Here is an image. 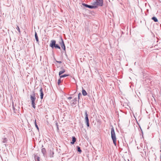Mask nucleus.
<instances>
[{
    "instance_id": "10",
    "label": "nucleus",
    "mask_w": 161,
    "mask_h": 161,
    "mask_svg": "<svg viewBox=\"0 0 161 161\" xmlns=\"http://www.w3.org/2000/svg\"><path fill=\"white\" fill-rule=\"evenodd\" d=\"M34 158L35 161H40V157L37 154L35 155Z\"/></svg>"
},
{
    "instance_id": "12",
    "label": "nucleus",
    "mask_w": 161,
    "mask_h": 161,
    "mask_svg": "<svg viewBox=\"0 0 161 161\" xmlns=\"http://www.w3.org/2000/svg\"><path fill=\"white\" fill-rule=\"evenodd\" d=\"M42 153L44 156H45L46 155V149L45 148H43L42 149Z\"/></svg>"
},
{
    "instance_id": "16",
    "label": "nucleus",
    "mask_w": 161,
    "mask_h": 161,
    "mask_svg": "<svg viewBox=\"0 0 161 161\" xmlns=\"http://www.w3.org/2000/svg\"><path fill=\"white\" fill-rule=\"evenodd\" d=\"M35 36L36 40L37 42H39L38 38V36L37 35V33L36 32H35Z\"/></svg>"
},
{
    "instance_id": "15",
    "label": "nucleus",
    "mask_w": 161,
    "mask_h": 161,
    "mask_svg": "<svg viewBox=\"0 0 161 161\" xmlns=\"http://www.w3.org/2000/svg\"><path fill=\"white\" fill-rule=\"evenodd\" d=\"M50 155H51V157H53V155L54 154V152L53 151V149H52L50 150Z\"/></svg>"
},
{
    "instance_id": "13",
    "label": "nucleus",
    "mask_w": 161,
    "mask_h": 161,
    "mask_svg": "<svg viewBox=\"0 0 161 161\" xmlns=\"http://www.w3.org/2000/svg\"><path fill=\"white\" fill-rule=\"evenodd\" d=\"M82 95L84 96H86L87 95V93L86 92L85 90L83 89L82 90Z\"/></svg>"
},
{
    "instance_id": "2",
    "label": "nucleus",
    "mask_w": 161,
    "mask_h": 161,
    "mask_svg": "<svg viewBox=\"0 0 161 161\" xmlns=\"http://www.w3.org/2000/svg\"><path fill=\"white\" fill-rule=\"evenodd\" d=\"M30 98L31 101V104L32 107L34 108H36L35 101L36 99L35 94L34 93L33 94L31 95Z\"/></svg>"
},
{
    "instance_id": "8",
    "label": "nucleus",
    "mask_w": 161,
    "mask_h": 161,
    "mask_svg": "<svg viewBox=\"0 0 161 161\" xmlns=\"http://www.w3.org/2000/svg\"><path fill=\"white\" fill-rule=\"evenodd\" d=\"M83 6H85L86 7L90 8H95V7L94 5H89L87 4H86L85 3L82 4Z\"/></svg>"
},
{
    "instance_id": "3",
    "label": "nucleus",
    "mask_w": 161,
    "mask_h": 161,
    "mask_svg": "<svg viewBox=\"0 0 161 161\" xmlns=\"http://www.w3.org/2000/svg\"><path fill=\"white\" fill-rule=\"evenodd\" d=\"M103 3V0H96V1L94 3L93 5L95 8L97 6H102Z\"/></svg>"
},
{
    "instance_id": "21",
    "label": "nucleus",
    "mask_w": 161,
    "mask_h": 161,
    "mask_svg": "<svg viewBox=\"0 0 161 161\" xmlns=\"http://www.w3.org/2000/svg\"><path fill=\"white\" fill-rule=\"evenodd\" d=\"M54 47L56 48H58L59 49H60V47L58 46V44H55V45L54 46Z\"/></svg>"
},
{
    "instance_id": "17",
    "label": "nucleus",
    "mask_w": 161,
    "mask_h": 161,
    "mask_svg": "<svg viewBox=\"0 0 161 161\" xmlns=\"http://www.w3.org/2000/svg\"><path fill=\"white\" fill-rule=\"evenodd\" d=\"M77 98H75L74 100L72 101V102H73L72 103L74 104H76V102L77 101Z\"/></svg>"
},
{
    "instance_id": "24",
    "label": "nucleus",
    "mask_w": 161,
    "mask_h": 161,
    "mask_svg": "<svg viewBox=\"0 0 161 161\" xmlns=\"http://www.w3.org/2000/svg\"><path fill=\"white\" fill-rule=\"evenodd\" d=\"M16 29L18 31L19 33H20V30L18 26H17V27H16Z\"/></svg>"
},
{
    "instance_id": "20",
    "label": "nucleus",
    "mask_w": 161,
    "mask_h": 161,
    "mask_svg": "<svg viewBox=\"0 0 161 161\" xmlns=\"http://www.w3.org/2000/svg\"><path fill=\"white\" fill-rule=\"evenodd\" d=\"M7 139L6 138H5L3 139V143H5L7 142Z\"/></svg>"
},
{
    "instance_id": "11",
    "label": "nucleus",
    "mask_w": 161,
    "mask_h": 161,
    "mask_svg": "<svg viewBox=\"0 0 161 161\" xmlns=\"http://www.w3.org/2000/svg\"><path fill=\"white\" fill-rule=\"evenodd\" d=\"M65 72V70L64 69H63L62 70L60 71H59V76L61 75V74L64 73Z\"/></svg>"
},
{
    "instance_id": "28",
    "label": "nucleus",
    "mask_w": 161,
    "mask_h": 161,
    "mask_svg": "<svg viewBox=\"0 0 161 161\" xmlns=\"http://www.w3.org/2000/svg\"><path fill=\"white\" fill-rule=\"evenodd\" d=\"M72 97H69L68 98V99H69V100L72 99Z\"/></svg>"
},
{
    "instance_id": "14",
    "label": "nucleus",
    "mask_w": 161,
    "mask_h": 161,
    "mask_svg": "<svg viewBox=\"0 0 161 161\" xmlns=\"http://www.w3.org/2000/svg\"><path fill=\"white\" fill-rule=\"evenodd\" d=\"M76 138L74 136L72 137V142H71V143L72 144H73L76 141Z\"/></svg>"
},
{
    "instance_id": "27",
    "label": "nucleus",
    "mask_w": 161,
    "mask_h": 161,
    "mask_svg": "<svg viewBox=\"0 0 161 161\" xmlns=\"http://www.w3.org/2000/svg\"><path fill=\"white\" fill-rule=\"evenodd\" d=\"M56 62L58 63L59 64H61L62 62L61 61H56Z\"/></svg>"
},
{
    "instance_id": "19",
    "label": "nucleus",
    "mask_w": 161,
    "mask_h": 161,
    "mask_svg": "<svg viewBox=\"0 0 161 161\" xmlns=\"http://www.w3.org/2000/svg\"><path fill=\"white\" fill-rule=\"evenodd\" d=\"M69 75L67 74H64L63 75H61L60 76V78H64L66 76H68Z\"/></svg>"
},
{
    "instance_id": "26",
    "label": "nucleus",
    "mask_w": 161,
    "mask_h": 161,
    "mask_svg": "<svg viewBox=\"0 0 161 161\" xmlns=\"http://www.w3.org/2000/svg\"><path fill=\"white\" fill-rule=\"evenodd\" d=\"M80 95H81V94L80 93H79L78 95V99H79L80 98Z\"/></svg>"
},
{
    "instance_id": "18",
    "label": "nucleus",
    "mask_w": 161,
    "mask_h": 161,
    "mask_svg": "<svg viewBox=\"0 0 161 161\" xmlns=\"http://www.w3.org/2000/svg\"><path fill=\"white\" fill-rule=\"evenodd\" d=\"M152 19L155 22H157L158 21V20L155 17H152Z\"/></svg>"
},
{
    "instance_id": "4",
    "label": "nucleus",
    "mask_w": 161,
    "mask_h": 161,
    "mask_svg": "<svg viewBox=\"0 0 161 161\" xmlns=\"http://www.w3.org/2000/svg\"><path fill=\"white\" fill-rule=\"evenodd\" d=\"M85 122L86 123L87 126V127L89 126V119L88 117V114L87 113V112L86 111L85 112Z\"/></svg>"
},
{
    "instance_id": "6",
    "label": "nucleus",
    "mask_w": 161,
    "mask_h": 161,
    "mask_svg": "<svg viewBox=\"0 0 161 161\" xmlns=\"http://www.w3.org/2000/svg\"><path fill=\"white\" fill-rule=\"evenodd\" d=\"M56 44V41L54 40H52L51 41V43L50 46L53 48L54 47V46Z\"/></svg>"
},
{
    "instance_id": "7",
    "label": "nucleus",
    "mask_w": 161,
    "mask_h": 161,
    "mask_svg": "<svg viewBox=\"0 0 161 161\" xmlns=\"http://www.w3.org/2000/svg\"><path fill=\"white\" fill-rule=\"evenodd\" d=\"M12 106H13V109L14 113H16V111L18 110L19 109V107L18 106L16 107V105H15V107L14 106L13 103H12Z\"/></svg>"
},
{
    "instance_id": "1",
    "label": "nucleus",
    "mask_w": 161,
    "mask_h": 161,
    "mask_svg": "<svg viewBox=\"0 0 161 161\" xmlns=\"http://www.w3.org/2000/svg\"><path fill=\"white\" fill-rule=\"evenodd\" d=\"M111 137L112 140L113 141V142L114 145L116 146V134L115 132L114 131V129L113 127H112L111 128Z\"/></svg>"
},
{
    "instance_id": "9",
    "label": "nucleus",
    "mask_w": 161,
    "mask_h": 161,
    "mask_svg": "<svg viewBox=\"0 0 161 161\" xmlns=\"http://www.w3.org/2000/svg\"><path fill=\"white\" fill-rule=\"evenodd\" d=\"M40 97L42 99L43 98V93L42 91V87H41L40 89Z\"/></svg>"
},
{
    "instance_id": "5",
    "label": "nucleus",
    "mask_w": 161,
    "mask_h": 161,
    "mask_svg": "<svg viewBox=\"0 0 161 161\" xmlns=\"http://www.w3.org/2000/svg\"><path fill=\"white\" fill-rule=\"evenodd\" d=\"M59 42L60 45L61 46L62 48L64 50H65V47L63 39L62 38H61L60 41Z\"/></svg>"
},
{
    "instance_id": "23",
    "label": "nucleus",
    "mask_w": 161,
    "mask_h": 161,
    "mask_svg": "<svg viewBox=\"0 0 161 161\" xmlns=\"http://www.w3.org/2000/svg\"><path fill=\"white\" fill-rule=\"evenodd\" d=\"M35 126H36V127L37 128V129L39 130V128L38 127V125H37V124H36V120H35Z\"/></svg>"
},
{
    "instance_id": "22",
    "label": "nucleus",
    "mask_w": 161,
    "mask_h": 161,
    "mask_svg": "<svg viewBox=\"0 0 161 161\" xmlns=\"http://www.w3.org/2000/svg\"><path fill=\"white\" fill-rule=\"evenodd\" d=\"M77 151L80 152V153L81 152V150L80 149V147L79 146L77 147Z\"/></svg>"
},
{
    "instance_id": "25",
    "label": "nucleus",
    "mask_w": 161,
    "mask_h": 161,
    "mask_svg": "<svg viewBox=\"0 0 161 161\" xmlns=\"http://www.w3.org/2000/svg\"><path fill=\"white\" fill-rule=\"evenodd\" d=\"M60 83H61L60 79H59L58 80V85H59L60 84Z\"/></svg>"
}]
</instances>
